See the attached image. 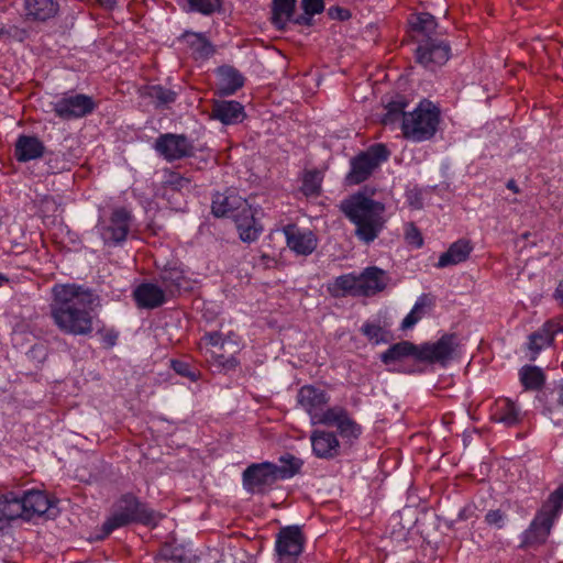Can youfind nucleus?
I'll return each instance as SVG.
<instances>
[{
  "mask_svg": "<svg viewBox=\"0 0 563 563\" xmlns=\"http://www.w3.org/2000/svg\"><path fill=\"white\" fill-rule=\"evenodd\" d=\"M3 34H4V31L0 30V38L2 37Z\"/></svg>",
  "mask_w": 563,
  "mask_h": 563,
  "instance_id": "obj_59",
  "label": "nucleus"
},
{
  "mask_svg": "<svg viewBox=\"0 0 563 563\" xmlns=\"http://www.w3.org/2000/svg\"><path fill=\"white\" fill-rule=\"evenodd\" d=\"M507 188L512 190L514 192H519V188L516 184V181L514 179H510L508 183H507Z\"/></svg>",
  "mask_w": 563,
  "mask_h": 563,
  "instance_id": "obj_55",
  "label": "nucleus"
},
{
  "mask_svg": "<svg viewBox=\"0 0 563 563\" xmlns=\"http://www.w3.org/2000/svg\"><path fill=\"white\" fill-rule=\"evenodd\" d=\"M336 10L340 12V16H341L342 19H344V18H346V16H347V12H346V11L341 10V9H336Z\"/></svg>",
  "mask_w": 563,
  "mask_h": 563,
  "instance_id": "obj_58",
  "label": "nucleus"
},
{
  "mask_svg": "<svg viewBox=\"0 0 563 563\" xmlns=\"http://www.w3.org/2000/svg\"><path fill=\"white\" fill-rule=\"evenodd\" d=\"M341 210L355 225L356 238L366 244L377 239L385 227V205L364 194L358 192L343 200Z\"/></svg>",
  "mask_w": 563,
  "mask_h": 563,
  "instance_id": "obj_2",
  "label": "nucleus"
},
{
  "mask_svg": "<svg viewBox=\"0 0 563 563\" xmlns=\"http://www.w3.org/2000/svg\"><path fill=\"white\" fill-rule=\"evenodd\" d=\"M56 117L62 120H74L90 114L95 108L93 99L84 93H64L52 103Z\"/></svg>",
  "mask_w": 563,
  "mask_h": 563,
  "instance_id": "obj_10",
  "label": "nucleus"
},
{
  "mask_svg": "<svg viewBox=\"0 0 563 563\" xmlns=\"http://www.w3.org/2000/svg\"><path fill=\"white\" fill-rule=\"evenodd\" d=\"M321 424L335 427L339 434L351 442L358 439L363 432L361 424L342 406L327 408V416L321 420Z\"/></svg>",
  "mask_w": 563,
  "mask_h": 563,
  "instance_id": "obj_16",
  "label": "nucleus"
},
{
  "mask_svg": "<svg viewBox=\"0 0 563 563\" xmlns=\"http://www.w3.org/2000/svg\"><path fill=\"white\" fill-rule=\"evenodd\" d=\"M506 515L500 509L489 510L485 516V521L489 526H494L498 529L504 527Z\"/></svg>",
  "mask_w": 563,
  "mask_h": 563,
  "instance_id": "obj_50",
  "label": "nucleus"
},
{
  "mask_svg": "<svg viewBox=\"0 0 563 563\" xmlns=\"http://www.w3.org/2000/svg\"><path fill=\"white\" fill-rule=\"evenodd\" d=\"M115 341H117V334L108 333V334L104 335V342L109 346H113L115 344Z\"/></svg>",
  "mask_w": 563,
  "mask_h": 563,
  "instance_id": "obj_54",
  "label": "nucleus"
},
{
  "mask_svg": "<svg viewBox=\"0 0 563 563\" xmlns=\"http://www.w3.org/2000/svg\"><path fill=\"white\" fill-rule=\"evenodd\" d=\"M410 24L413 31L424 34L427 38L431 37L430 34L437 27L434 16L427 12L412 15L410 19Z\"/></svg>",
  "mask_w": 563,
  "mask_h": 563,
  "instance_id": "obj_43",
  "label": "nucleus"
},
{
  "mask_svg": "<svg viewBox=\"0 0 563 563\" xmlns=\"http://www.w3.org/2000/svg\"><path fill=\"white\" fill-rule=\"evenodd\" d=\"M361 332L371 341L376 344L385 341V331L383 328L373 322H365L362 328Z\"/></svg>",
  "mask_w": 563,
  "mask_h": 563,
  "instance_id": "obj_47",
  "label": "nucleus"
},
{
  "mask_svg": "<svg viewBox=\"0 0 563 563\" xmlns=\"http://www.w3.org/2000/svg\"><path fill=\"white\" fill-rule=\"evenodd\" d=\"M25 508L23 506L22 496L12 490L0 494V515L9 521L24 519Z\"/></svg>",
  "mask_w": 563,
  "mask_h": 563,
  "instance_id": "obj_33",
  "label": "nucleus"
},
{
  "mask_svg": "<svg viewBox=\"0 0 563 563\" xmlns=\"http://www.w3.org/2000/svg\"><path fill=\"white\" fill-rule=\"evenodd\" d=\"M558 332L559 325L553 321H547L541 328L532 332L527 344L531 353L530 360L534 361L543 349L552 345Z\"/></svg>",
  "mask_w": 563,
  "mask_h": 563,
  "instance_id": "obj_24",
  "label": "nucleus"
},
{
  "mask_svg": "<svg viewBox=\"0 0 563 563\" xmlns=\"http://www.w3.org/2000/svg\"><path fill=\"white\" fill-rule=\"evenodd\" d=\"M490 417L496 422L514 427L520 422V410L512 400L500 398L495 401Z\"/></svg>",
  "mask_w": 563,
  "mask_h": 563,
  "instance_id": "obj_28",
  "label": "nucleus"
},
{
  "mask_svg": "<svg viewBox=\"0 0 563 563\" xmlns=\"http://www.w3.org/2000/svg\"><path fill=\"white\" fill-rule=\"evenodd\" d=\"M190 179L181 176L179 173L168 170L165 173L164 185L173 190H181L187 188Z\"/></svg>",
  "mask_w": 563,
  "mask_h": 563,
  "instance_id": "obj_48",
  "label": "nucleus"
},
{
  "mask_svg": "<svg viewBox=\"0 0 563 563\" xmlns=\"http://www.w3.org/2000/svg\"><path fill=\"white\" fill-rule=\"evenodd\" d=\"M180 40L189 47L195 59H207L214 54V47L202 33L186 31Z\"/></svg>",
  "mask_w": 563,
  "mask_h": 563,
  "instance_id": "obj_30",
  "label": "nucleus"
},
{
  "mask_svg": "<svg viewBox=\"0 0 563 563\" xmlns=\"http://www.w3.org/2000/svg\"><path fill=\"white\" fill-rule=\"evenodd\" d=\"M159 282L163 285V289L170 297L178 294L181 289L187 288V278L177 266H166L159 274Z\"/></svg>",
  "mask_w": 563,
  "mask_h": 563,
  "instance_id": "obj_32",
  "label": "nucleus"
},
{
  "mask_svg": "<svg viewBox=\"0 0 563 563\" xmlns=\"http://www.w3.org/2000/svg\"><path fill=\"white\" fill-rule=\"evenodd\" d=\"M306 538L299 526L279 529L275 540L276 563H298Z\"/></svg>",
  "mask_w": 563,
  "mask_h": 563,
  "instance_id": "obj_8",
  "label": "nucleus"
},
{
  "mask_svg": "<svg viewBox=\"0 0 563 563\" xmlns=\"http://www.w3.org/2000/svg\"><path fill=\"white\" fill-rule=\"evenodd\" d=\"M244 85L243 76L232 67L219 69V91L222 96H231Z\"/></svg>",
  "mask_w": 563,
  "mask_h": 563,
  "instance_id": "obj_34",
  "label": "nucleus"
},
{
  "mask_svg": "<svg viewBox=\"0 0 563 563\" xmlns=\"http://www.w3.org/2000/svg\"><path fill=\"white\" fill-rule=\"evenodd\" d=\"M24 520H32L42 516H54V504L48 496L41 490H29L22 495Z\"/></svg>",
  "mask_w": 563,
  "mask_h": 563,
  "instance_id": "obj_21",
  "label": "nucleus"
},
{
  "mask_svg": "<svg viewBox=\"0 0 563 563\" xmlns=\"http://www.w3.org/2000/svg\"><path fill=\"white\" fill-rule=\"evenodd\" d=\"M272 22L277 29H284L290 21L296 5V0H272Z\"/></svg>",
  "mask_w": 563,
  "mask_h": 563,
  "instance_id": "obj_38",
  "label": "nucleus"
},
{
  "mask_svg": "<svg viewBox=\"0 0 563 563\" xmlns=\"http://www.w3.org/2000/svg\"><path fill=\"white\" fill-rule=\"evenodd\" d=\"M198 351L208 363L219 369H234L239 362L234 354L239 344L231 335H223L218 331L206 332L198 342Z\"/></svg>",
  "mask_w": 563,
  "mask_h": 563,
  "instance_id": "obj_4",
  "label": "nucleus"
},
{
  "mask_svg": "<svg viewBox=\"0 0 563 563\" xmlns=\"http://www.w3.org/2000/svg\"><path fill=\"white\" fill-rule=\"evenodd\" d=\"M11 521H9L7 518H3L2 515H0V531H2Z\"/></svg>",
  "mask_w": 563,
  "mask_h": 563,
  "instance_id": "obj_56",
  "label": "nucleus"
},
{
  "mask_svg": "<svg viewBox=\"0 0 563 563\" xmlns=\"http://www.w3.org/2000/svg\"><path fill=\"white\" fill-rule=\"evenodd\" d=\"M98 296L81 285L56 284L52 288L51 318L64 333L87 335L93 330V307Z\"/></svg>",
  "mask_w": 563,
  "mask_h": 563,
  "instance_id": "obj_1",
  "label": "nucleus"
},
{
  "mask_svg": "<svg viewBox=\"0 0 563 563\" xmlns=\"http://www.w3.org/2000/svg\"><path fill=\"white\" fill-rule=\"evenodd\" d=\"M140 96L148 99L156 109L166 108L177 99V92L162 85H148L140 89Z\"/></svg>",
  "mask_w": 563,
  "mask_h": 563,
  "instance_id": "obj_29",
  "label": "nucleus"
},
{
  "mask_svg": "<svg viewBox=\"0 0 563 563\" xmlns=\"http://www.w3.org/2000/svg\"><path fill=\"white\" fill-rule=\"evenodd\" d=\"M302 8L307 14L313 15L321 13L324 4L322 0H302Z\"/></svg>",
  "mask_w": 563,
  "mask_h": 563,
  "instance_id": "obj_51",
  "label": "nucleus"
},
{
  "mask_svg": "<svg viewBox=\"0 0 563 563\" xmlns=\"http://www.w3.org/2000/svg\"><path fill=\"white\" fill-rule=\"evenodd\" d=\"M563 509V485L550 494L523 533V544L536 547L545 543L554 521Z\"/></svg>",
  "mask_w": 563,
  "mask_h": 563,
  "instance_id": "obj_3",
  "label": "nucleus"
},
{
  "mask_svg": "<svg viewBox=\"0 0 563 563\" xmlns=\"http://www.w3.org/2000/svg\"><path fill=\"white\" fill-rule=\"evenodd\" d=\"M44 151L43 142L33 135H20L14 145V156L18 162L22 163L41 158Z\"/></svg>",
  "mask_w": 563,
  "mask_h": 563,
  "instance_id": "obj_26",
  "label": "nucleus"
},
{
  "mask_svg": "<svg viewBox=\"0 0 563 563\" xmlns=\"http://www.w3.org/2000/svg\"><path fill=\"white\" fill-rule=\"evenodd\" d=\"M461 340L457 334L445 333L435 342L419 345L418 361L445 365L457 355Z\"/></svg>",
  "mask_w": 563,
  "mask_h": 563,
  "instance_id": "obj_9",
  "label": "nucleus"
},
{
  "mask_svg": "<svg viewBox=\"0 0 563 563\" xmlns=\"http://www.w3.org/2000/svg\"><path fill=\"white\" fill-rule=\"evenodd\" d=\"M519 379L525 389L538 390L545 383L543 371L533 365H526L519 371Z\"/></svg>",
  "mask_w": 563,
  "mask_h": 563,
  "instance_id": "obj_41",
  "label": "nucleus"
},
{
  "mask_svg": "<svg viewBox=\"0 0 563 563\" xmlns=\"http://www.w3.org/2000/svg\"><path fill=\"white\" fill-rule=\"evenodd\" d=\"M58 9V3L54 0L24 1L26 16L33 21H47L57 14Z\"/></svg>",
  "mask_w": 563,
  "mask_h": 563,
  "instance_id": "obj_31",
  "label": "nucleus"
},
{
  "mask_svg": "<svg viewBox=\"0 0 563 563\" xmlns=\"http://www.w3.org/2000/svg\"><path fill=\"white\" fill-rule=\"evenodd\" d=\"M542 407V415L555 426L563 424V383L550 390L542 391L537 397Z\"/></svg>",
  "mask_w": 563,
  "mask_h": 563,
  "instance_id": "obj_20",
  "label": "nucleus"
},
{
  "mask_svg": "<svg viewBox=\"0 0 563 563\" xmlns=\"http://www.w3.org/2000/svg\"><path fill=\"white\" fill-rule=\"evenodd\" d=\"M249 203L233 190L217 192L212 198V213L216 217H229L236 220L242 212H249Z\"/></svg>",
  "mask_w": 563,
  "mask_h": 563,
  "instance_id": "obj_17",
  "label": "nucleus"
},
{
  "mask_svg": "<svg viewBox=\"0 0 563 563\" xmlns=\"http://www.w3.org/2000/svg\"><path fill=\"white\" fill-rule=\"evenodd\" d=\"M322 175L318 170H309L303 175L301 190L305 196H318L321 189Z\"/></svg>",
  "mask_w": 563,
  "mask_h": 563,
  "instance_id": "obj_44",
  "label": "nucleus"
},
{
  "mask_svg": "<svg viewBox=\"0 0 563 563\" xmlns=\"http://www.w3.org/2000/svg\"><path fill=\"white\" fill-rule=\"evenodd\" d=\"M419 345H415L411 342L402 341L391 345L387 351L382 354V361L385 364L397 362L407 356H413L418 360Z\"/></svg>",
  "mask_w": 563,
  "mask_h": 563,
  "instance_id": "obj_35",
  "label": "nucleus"
},
{
  "mask_svg": "<svg viewBox=\"0 0 563 563\" xmlns=\"http://www.w3.org/2000/svg\"><path fill=\"white\" fill-rule=\"evenodd\" d=\"M234 221L242 241L253 242L258 238L262 229L256 224L251 207Z\"/></svg>",
  "mask_w": 563,
  "mask_h": 563,
  "instance_id": "obj_36",
  "label": "nucleus"
},
{
  "mask_svg": "<svg viewBox=\"0 0 563 563\" xmlns=\"http://www.w3.org/2000/svg\"><path fill=\"white\" fill-rule=\"evenodd\" d=\"M170 366L178 375L187 377L191 382H196L200 378V371L185 361L173 360Z\"/></svg>",
  "mask_w": 563,
  "mask_h": 563,
  "instance_id": "obj_46",
  "label": "nucleus"
},
{
  "mask_svg": "<svg viewBox=\"0 0 563 563\" xmlns=\"http://www.w3.org/2000/svg\"><path fill=\"white\" fill-rule=\"evenodd\" d=\"M118 0H98L99 4L104 9H113Z\"/></svg>",
  "mask_w": 563,
  "mask_h": 563,
  "instance_id": "obj_53",
  "label": "nucleus"
},
{
  "mask_svg": "<svg viewBox=\"0 0 563 563\" xmlns=\"http://www.w3.org/2000/svg\"><path fill=\"white\" fill-rule=\"evenodd\" d=\"M154 148L168 162L190 157L195 153L192 141L184 134L174 133L159 135L155 141Z\"/></svg>",
  "mask_w": 563,
  "mask_h": 563,
  "instance_id": "obj_13",
  "label": "nucleus"
},
{
  "mask_svg": "<svg viewBox=\"0 0 563 563\" xmlns=\"http://www.w3.org/2000/svg\"><path fill=\"white\" fill-rule=\"evenodd\" d=\"M132 214L125 208H117L112 211L108 222L99 224V232L106 244H119L123 242L130 231Z\"/></svg>",
  "mask_w": 563,
  "mask_h": 563,
  "instance_id": "obj_15",
  "label": "nucleus"
},
{
  "mask_svg": "<svg viewBox=\"0 0 563 563\" xmlns=\"http://www.w3.org/2000/svg\"><path fill=\"white\" fill-rule=\"evenodd\" d=\"M472 251L473 245L471 241L466 239H460L452 243L446 252L441 254L437 263V267L444 268L463 263L468 258Z\"/></svg>",
  "mask_w": 563,
  "mask_h": 563,
  "instance_id": "obj_27",
  "label": "nucleus"
},
{
  "mask_svg": "<svg viewBox=\"0 0 563 563\" xmlns=\"http://www.w3.org/2000/svg\"><path fill=\"white\" fill-rule=\"evenodd\" d=\"M388 283L389 276L384 269L377 266L366 267L360 274L361 295L363 297L375 296L385 290Z\"/></svg>",
  "mask_w": 563,
  "mask_h": 563,
  "instance_id": "obj_22",
  "label": "nucleus"
},
{
  "mask_svg": "<svg viewBox=\"0 0 563 563\" xmlns=\"http://www.w3.org/2000/svg\"><path fill=\"white\" fill-rule=\"evenodd\" d=\"M360 274H345L335 278L334 288L343 295L362 296Z\"/></svg>",
  "mask_w": 563,
  "mask_h": 563,
  "instance_id": "obj_42",
  "label": "nucleus"
},
{
  "mask_svg": "<svg viewBox=\"0 0 563 563\" xmlns=\"http://www.w3.org/2000/svg\"><path fill=\"white\" fill-rule=\"evenodd\" d=\"M450 55V45L445 41L437 37L421 40L416 48L417 62L430 70L443 66L449 60Z\"/></svg>",
  "mask_w": 563,
  "mask_h": 563,
  "instance_id": "obj_12",
  "label": "nucleus"
},
{
  "mask_svg": "<svg viewBox=\"0 0 563 563\" xmlns=\"http://www.w3.org/2000/svg\"><path fill=\"white\" fill-rule=\"evenodd\" d=\"M188 11L211 15L221 9V0H187Z\"/></svg>",
  "mask_w": 563,
  "mask_h": 563,
  "instance_id": "obj_45",
  "label": "nucleus"
},
{
  "mask_svg": "<svg viewBox=\"0 0 563 563\" xmlns=\"http://www.w3.org/2000/svg\"><path fill=\"white\" fill-rule=\"evenodd\" d=\"M310 442L312 453L322 460H332L340 455L341 443L333 431L314 430L311 432Z\"/></svg>",
  "mask_w": 563,
  "mask_h": 563,
  "instance_id": "obj_19",
  "label": "nucleus"
},
{
  "mask_svg": "<svg viewBox=\"0 0 563 563\" xmlns=\"http://www.w3.org/2000/svg\"><path fill=\"white\" fill-rule=\"evenodd\" d=\"M554 298L560 301L561 305H563V278L560 280L555 291H554Z\"/></svg>",
  "mask_w": 563,
  "mask_h": 563,
  "instance_id": "obj_52",
  "label": "nucleus"
},
{
  "mask_svg": "<svg viewBox=\"0 0 563 563\" xmlns=\"http://www.w3.org/2000/svg\"><path fill=\"white\" fill-rule=\"evenodd\" d=\"M166 291L153 283H142L133 291L139 308L155 309L163 306L167 298Z\"/></svg>",
  "mask_w": 563,
  "mask_h": 563,
  "instance_id": "obj_23",
  "label": "nucleus"
},
{
  "mask_svg": "<svg viewBox=\"0 0 563 563\" xmlns=\"http://www.w3.org/2000/svg\"><path fill=\"white\" fill-rule=\"evenodd\" d=\"M279 464H275V473L279 479H288L298 474L303 462L292 454H284L279 457Z\"/></svg>",
  "mask_w": 563,
  "mask_h": 563,
  "instance_id": "obj_40",
  "label": "nucleus"
},
{
  "mask_svg": "<svg viewBox=\"0 0 563 563\" xmlns=\"http://www.w3.org/2000/svg\"><path fill=\"white\" fill-rule=\"evenodd\" d=\"M278 481L275 464L263 462L250 465L243 472L244 488L252 494H262Z\"/></svg>",
  "mask_w": 563,
  "mask_h": 563,
  "instance_id": "obj_14",
  "label": "nucleus"
},
{
  "mask_svg": "<svg viewBox=\"0 0 563 563\" xmlns=\"http://www.w3.org/2000/svg\"><path fill=\"white\" fill-rule=\"evenodd\" d=\"M155 521L156 516L153 510L147 509L135 497L126 495L121 498L118 508L102 525L103 537L132 522L152 525Z\"/></svg>",
  "mask_w": 563,
  "mask_h": 563,
  "instance_id": "obj_6",
  "label": "nucleus"
},
{
  "mask_svg": "<svg viewBox=\"0 0 563 563\" xmlns=\"http://www.w3.org/2000/svg\"><path fill=\"white\" fill-rule=\"evenodd\" d=\"M283 232L287 246L298 255H309L317 249L318 239L311 230L288 224Z\"/></svg>",
  "mask_w": 563,
  "mask_h": 563,
  "instance_id": "obj_18",
  "label": "nucleus"
},
{
  "mask_svg": "<svg viewBox=\"0 0 563 563\" xmlns=\"http://www.w3.org/2000/svg\"><path fill=\"white\" fill-rule=\"evenodd\" d=\"M7 282V276L0 273V287H2Z\"/></svg>",
  "mask_w": 563,
  "mask_h": 563,
  "instance_id": "obj_57",
  "label": "nucleus"
},
{
  "mask_svg": "<svg viewBox=\"0 0 563 563\" xmlns=\"http://www.w3.org/2000/svg\"><path fill=\"white\" fill-rule=\"evenodd\" d=\"M329 400L327 391L313 385H305L297 393V404L309 415L312 424H321Z\"/></svg>",
  "mask_w": 563,
  "mask_h": 563,
  "instance_id": "obj_11",
  "label": "nucleus"
},
{
  "mask_svg": "<svg viewBox=\"0 0 563 563\" xmlns=\"http://www.w3.org/2000/svg\"><path fill=\"white\" fill-rule=\"evenodd\" d=\"M408 103L404 97L398 96L396 99L389 101L385 107V114L382 118V123L384 125H395L397 123L402 122L404 117L407 115L408 112L405 111Z\"/></svg>",
  "mask_w": 563,
  "mask_h": 563,
  "instance_id": "obj_39",
  "label": "nucleus"
},
{
  "mask_svg": "<svg viewBox=\"0 0 563 563\" xmlns=\"http://www.w3.org/2000/svg\"><path fill=\"white\" fill-rule=\"evenodd\" d=\"M211 118L225 125L238 124L245 118L243 106L234 100L214 101L211 109Z\"/></svg>",
  "mask_w": 563,
  "mask_h": 563,
  "instance_id": "obj_25",
  "label": "nucleus"
},
{
  "mask_svg": "<svg viewBox=\"0 0 563 563\" xmlns=\"http://www.w3.org/2000/svg\"><path fill=\"white\" fill-rule=\"evenodd\" d=\"M389 155L390 153L384 144L372 145L351 161L346 180L352 185L365 181L382 163L389 158Z\"/></svg>",
  "mask_w": 563,
  "mask_h": 563,
  "instance_id": "obj_7",
  "label": "nucleus"
},
{
  "mask_svg": "<svg viewBox=\"0 0 563 563\" xmlns=\"http://www.w3.org/2000/svg\"><path fill=\"white\" fill-rule=\"evenodd\" d=\"M439 123L440 110L432 102L423 100L404 117L401 131L406 139L423 142L434 136Z\"/></svg>",
  "mask_w": 563,
  "mask_h": 563,
  "instance_id": "obj_5",
  "label": "nucleus"
},
{
  "mask_svg": "<svg viewBox=\"0 0 563 563\" xmlns=\"http://www.w3.org/2000/svg\"><path fill=\"white\" fill-rule=\"evenodd\" d=\"M405 240L409 245L416 249H420L423 245L422 234L412 222L405 224Z\"/></svg>",
  "mask_w": 563,
  "mask_h": 563,
  "instance_id": "obj_49",
  "label": "nucleus"
},
{
  "mask_svg": "<svg viewBox=\"0 0 563 563\" xmlns=\"http://www.w3.org/2000/svg\"><path fill=\"white\" fill-rule=\"evenodd\" d=\"M433 303L434 301L429 295H421L415 302L411 311L402 320L401 329H411L424 317L428 309H430L433 306Z\"/></svg>",
  "mask_w": 563,
  "mask_h": 563,
  "instance_id": "obj_37",
  "label": "nucleus"
}]
</instances>
